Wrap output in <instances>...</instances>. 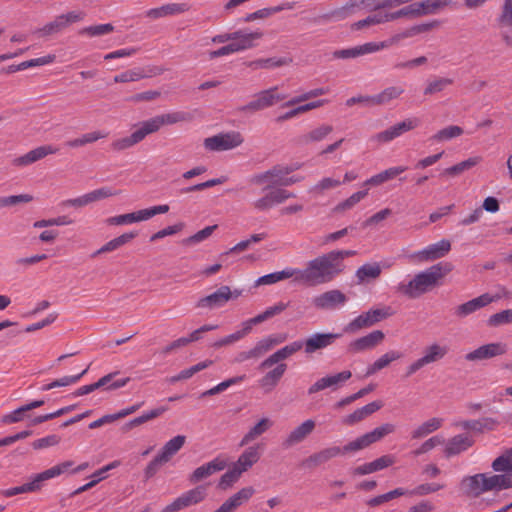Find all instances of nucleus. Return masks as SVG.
<instances>
[{
  "instance_id": "nucleus-40",
  "label": "nucleus",
  "mask_w": 512,
  "mask_h": 512,
  "mask_svg": "<svg viewBox=\"0 0 512 512\" xmlns=\"http://www.w3.org/2000/svg\"><path fill=\"white\" fill-rule=\"evenodd\" d=\"M333 127L328 124H322L307 133L302 134L298 138V143L301 145H308L315 142L324 140L331 132Z\"/></svg>"
},
{
  "instance_id": "nucleus-20",
  "label": "nucleus",
  "mask_w": 512,
  "mask_h": 512,
  "mask_svg": "<svg viewBox=\"0 0 512 512\" xmlns=\"http://www.w3.org/2000/svg\"><path fill=\"white\" fill-rule=\"evenodd\" d=\"M303 348V341L297 340L287 344L286 346L280 348L269 357H267L264 361H262L259 365L260 369H267L272 367L275 364L281 363L283 360L291 357L298 351Z\"/></svg>"
},
{
  "instance_id": "nucleus-11",
  "label": "nucleus",
  "mask_w": 512,
  "mask_h": 512,
  "mask_svg": "<svg viewBox=\"0 0 512 512\" xmlns=\"http://www.w3.org/2000/svg\"><path fill=\"white\" fill-rule=\"evenodd\" d=\"M451 251V242L442 239L436 243H432L419 251H415L408 256L409 260L414 263H425L438 260L445 257Z\"/></svg>"
},
{
  "instance_id": "nucleus-29",
  "label": "nucleus",
  "mask_w": 512,
  "mask_h": 512,
  "mask_svg": "<svg viewBox=\"0 0 512 512\" xmlns=\"http://www.w3.org/2000/svg\"><path fill=\"white\" fill-rule=\"evenodd\" d=\"M385 335L381 330H374L369 334L360 337L349 344V350L358 353L370 350L378 346L384 340Z\"/></svg>"
},
{
  "instance_id": "nucleus-24",
  "label": "nucleus",
  "mask_w": 512,
  "mask_h": 512,
  "mask_svg": "<svg viewBox=\"0 0 512 512\" xmlns=\"http://www.w3.org/2000/svg\"><path fill=\"white\" fill-rule=\"evenodd\" d=\"M255 494V489L251 486L243 487L238 492L226 499L221 506L214 512H234L242 505L247 503Z\"/></svg>"
},
{
  "instance_id": "nucleus-6",
  "label": "nucleus",
  "mask_w": 512,
  "mask_h": 512,
  "mask_svg": "<svg viewBox=\"0 0 512 512\" xmlns=\"http://www.w3.org/2000/svg\"><path fill=\"white\" fill-rule=\"evenodd\" d=\"M244 142V137L239 131L222 132L203 141V146L211 152H223L238 148Z\"/></svg>"
},
{
  "instance_id": "nucleus-16",
  "label": "nucleus",
  "mask_w": 512,
  "mask_h": 512,
  "mask_svg": "<svg viewBox=\"0 0 512 512\" xmlns=\"http://www.w3.org/2000/svg\"><path fill=\"white\" fill-rule=\"evenodd\" d=\"M499 299L500 295H491L489 293H484L476 298H473L455 307L454 315L460 319L465 318Z\"/></svg>"
},
{
  "instance_id": "nucleus-32",
  "label": "nucleus",
  "mask_w": 512,
  "mask_h": 512,
  "mask_svg": "<svg viewBox=\"0 0 512 512\" xmlns=\"http://www.w3.org/2000/svg\"><path fill=\"white\" fill-rule=\"evenodd\" d=\"M190 5L187 3H167L157 8L146 11V16L151 19H159L167 16H173L189 11Z\"/></svg>"
},
{
  "instance_id": "nucleus-63",
  "label": "nucleus",
  "mask_w": 512,
  "mask_h": 512,
  "mask_svg": "<svg viewBox=\"0 0 512 512\" xmlns=\"http://www.w3.org/2000/svg\"><path fill=\"white\" fill-rule=\"evenodd\" d=\"M63 19L64 17H62V15H59L53 21L49 22L44 27L39 29L37 32L41 35H51L57 33L66 27Z\"/></svg>"
},
{
  "instance_id": "nucleus-48",
  "label": "nucleus",
  "mask_w": 512,
  "mask_h": 512,
  "mask_svg": "<svg viewBox=\"0 0 512 512\" xmlns=\"http://www.w3.org/2000/svg\"><path fill=\"white\" fill-rule=\"evenodd\" d=\"M367 195H368V189L362 190V191H357V192L353 193L350 197H348L344 201L338 203L334 207V212L342 213L344 211L352 209L361 200H363Z\"/></svg>"
},
{
  "instance_id": "nucleus-30",
  "label": "nucleus",
  "mask_w": 512,
  "mask_h": 512,
  "mask_svg": "<svg viewBox=\"0 0 512 512\" xmlns=\"http://www.w3.org/2000/svg\"><path fill=\"white\" fill-rule=\"evenodd\" d=\"M352 376L351 372L346 370L334 375H328L318 379L308 389L309 394H314L327 388H336Z\"/></svg>"
},
{
  "instance_id": "nucleus-42",
  "label": "nucleus",
  "mask_w": 512,
  "mask_h": 512,
  "mask_svg": "<svg viewBox=\"0 0 512 512\" xmlns=\"http://www.w3.org/2000/svg\"><path fill=\"white\" fill-rule=\"evenodd\" d=\"M327 103H328V100L320 99V100H316V101H312V102H308V103H304V104L295 105V107L293 109H291V110L287 111L286 113H284L283 115L279 116L277 121H287V120L293 119V118H295L301 114H304L308 111L320 108Z\"/></svg>"
},
{
  "instance_id": "nucleus-1",
  "label": "nucleus",
  "mask_w": 512,
  "mask_h": 512,
  "mask_svg": "<svg viewBox=\"0 0 512 512\" xmlns=\"http://www.w3.org/2000/svg\"><path fill=\"white\" fill-rule=\"evenodd\" d=\"M452 270L453 265L449 262L437 263L417 273L408 283H399L397 291L410 299L419 298L436 287L440 280Z\"/></svg>"
},
{
  "instance_id": "nucleus-50",
  "label": "nucleus",
  "mask_w": 512,
  "mask_h": 512,
  "mask_svg": "<svg viewBox=\"0 0 512 512\" xmlns=\"http://www.w3.org/2000/svg\"><path fill=\"white\" fill-rule=\"evenodd\" d=\"M396 430V426L392 423H384L372 431L366 433L371 445L373 443H376L380 440H382L384 437H386L389 434L394 433Z\"/></svg>"
},
{
  "instance_id": "nucleus-55",
  "label": "nucleus",
  "mask_w": 512,
  "mask_h": 512,
  "mask_svg": "<svg viewBox=\"0 0 512 512\" xmlns=\"http://www.w3.org/2000/svg\"><path fill=\"white\" fill-rule=\"evenodd\" d=\"M243 473L236 468L234 465L226 473H224L218 483V486L222 490H226L232 487L241 477Z\"/></svg>"
},
{
  "instance_id": "nucleus-33",
  "label": "nucleus",
  "mask_w": 512,
  "mask_h": 512,
  "mask_svg": "<svg viewBox=\"0 0 512 512\" xmlns=\"http://www.w3.org/2000/svg\"><path fill=\"white\" fill-rule=\"evenodd\" d=\"M114 375L115 374L110 373V374L105 375L104 377L100 378L97 382H95L93 384L84 385V386L78 388L75 393L76 396H82V395L89 394V393L95 391L96 389L104 387L108 384H109L108 389H118V388L124 387L129 382V378H124V379L116 380L110 384Z\"/></svg>"
},
{
  "instance_id": "nucleus-9",
  "label": "nucleus",
  "mask_w": 512,
  "mask_h": 512,
  "mask_svg": "<svg viewBox=\"0 0 512 512\" xmlns=\"http://www.w3.org/2000/svg\"><path fill=\"white\" fill-rule=\"evenodd\" d=\"M241 295L240 290H231L229 286L223 285L213 293L200 298L196 302V307L207 310H214L224 307L230 300L236 299Z\"/></svg>"
},
{
  "instance_id": "nucleus-8",
  "label": "nucleus",
  "mask_w": 512,
  "mask_h": 512,
  "mask_svg": "<svg viewBox=\"0 0 512 512\" xmlns=\"http://www.w3.org/2000/svg\"><path fill=\"white\" fill-rule=\"evenodd\" d=\"M448 353V347L439 343H432L425 347L423 355L410 363L406 369V376H412L423 367L442 360Z\"/></svg>"
},
{
  "instance_id": "nucleus-3",
  "label": "nucleus",
  "mask_w": 512,
  "mask_h": 512,
  "mask_svg": "<svg viewBox=\"0 0 512 512\" xmlns=\"http://www.w3.org/2000/svg\"><path fill=\"white\" fill-rule=\"evenodd\" d=\"M301 272L302 284L307 286L329 283L340 274L328 253L309 260Z\"/></svg>"
},
{
  "instance_id": "nucleus-43",
  "label": "nucleus",
  "mask_w": 512,
  "mask_h": 512,
  "mask_svg": "<svg viewBox=\"0 0 512 512\" xmlns=\"http://www.w3.org/2000/svg\"><path fill=\"white\" fill-rule=\"evenodd\" d=\"M136 236H137L136 232L124 233V234L108 241L107 243H105L93 254V256L95 257L100 254L115 251V250L119 249L120 247L126 245L130 241H132Z\"/></svg>"
},
{
  "instance_id": "nucleus-44",
  "label": "nucleus",
  "mask_w": 512,
  "mask_h": 512,
  "mask_svg": "<svg viewBox=\"0 0 512 512\" xmlns=\"http://www.w3.org/2000/svg\"><path fill=\"white\" fill-rule=\"evenodd\" d=\"M403 93L404 88L401 86H389L380 93L373 95L372 105H386L398 99Z\"/></svg>"
},
{
  "instance_id": "nucleus-5",
  "label": "nucleus",
  "mask_w": 512,
  "mask_h": 512,
  "mask_svg": "<svg viewBox=\"0 0 512 512\" xmlns=\"http://www.w3.org/2000/svg\"><path fill=\"white\" fill-rule=\"evenodd\" d=\"M169 209V205L167 204L152 206L135 212L109 217L106 219V223L113 226L129 225L147 221L158 214H165Z\"/></svg>"
},
{
  "instance_id": "nucleus-19",
  "label": "nucleus",
  "mask_w": 512,
  "mask_h": 512,
  "mask_svg": "<svg viewBox=\"0 0 512 512\" xmlns=\"http://www.w3.org/2000/svg\"><path fill=\"white\" fill-rule=\"evenodd\" d=\"M232 40L229 43L233 48V53H238L251 49L256 46V42L262 38L261 31L246 32L244 30H237L232 32Z\"/></svg>"
},
{
  "instance_id": "nucleus-62",
  "label": "nucleus",
  "mask_w": 512,
  "mask_h": 512,
  "mask_svg": "<svg viewBox=\"0 0 512 512\" xmlns=\"http://www.w3.org/2000/svg\"><path fill=\"white\" fill-rule=\"evenodd\" d=\"M145 77L144 73L139 69L128 70L114 76L115 83L135 82Z\"/></svg>"
},
{
  "instance_id": "nucleus-49",
  "label": "nucleus",
  "mask_w": 512,
  "mask_h": 512,
  "mask_svg": "<svg viewBox=\"0 0 512 512\" xmlns=\"http://www.w3.org/2000/svg\"><path fill=\"white\" fill-rule=\"evenodd\" d=\"M245 379H246V375H240V376H235V377L226 379V380L220 382L219 384H217L216 386L203 392L202 396L206 397V396H213V395L219 394V393L227 390L229 387H231L233 385L242 383Z\"/></svg>"
},
{
  "instance_id": "nucleus-27",
  "label": "nucleus",
  "mask_w": 512,
  "mask_h": 512,
  "mask_svg": "<svg viewBox=\"0 0 512 512\" xmlns=\"http://www.w3.org/2000/svg\"><path fill=\"white\" fill-rule=\"evenodd\" d=\"M339 337H341V334L338 333L312 334L303 342L305 353L312 354L317 350L324 349L332 345Z\"/></svg>"
},
{
  "instance_id": "nucleus-46",
  "label": "nucleus",
  "mask_w": 512,
  "mask_h": 512,
  "mask_svg": "<svg viewBox=\"0 0 512 512\" xmlns=\"http://www.w3.org/2000/svg\"><path fill=\"white\" fill-rule=\"evenodd\" d=\"M292 63V58L290 57H272L265 59H257L250 63V67L254 69H272L285 65H289Z\"/></svg>"
},
{
  "instance_id": "nucleus-4",
  "label": "nucleus",
  "mask_w": 512,
  "mask_h": 512,
  "mask_svg": "<svg viewBox=\"0 0 512 512\" xmlns=\"http://www.w3.org/2000/svg\"><path fill=\"white\" fill-rule=\"evenodd\" d=\"M299 168L300 164L276 165L263 173L255 175L251 181L254 184H267V188L290 186L304 179L302 176H290Z\"/></svg>"
},
{
  "instance_id": "nucleus-38",
  "label": "nucleus",
  "mask_w": 512,
  "mask_h": 512,
  "mask_svg": "<svg viewBox=\"0 0 512 512\" xmlns=\"http://www.w3.org/2000/svg\"><path fill=\"white\" fill-rule=\"evenodd\" d=\"M383 406L382 401H373L357 410H355L353 413L347 415L343 419V423L346 425H354L363 419L367 418L371 414L375 413L376 411L380 410Z\"/></svg>"
},
{
  "instance_id": "nucleus-12",
  "label": "nucleus",
  "mask_w": 512,
  "mask_h": 512,
  "mask_svg": "<svg viewBox=\"0 0 512 512\" xmlns=\"http://www.w3.org/2000/svg\"><path fill=\"white\" fill-rule=\"evenodd\" d=\"M419 125L420 120L417 117H409L376 133L372 136L371 140L378 144H386L402 136L404 133L416 129Z\"/></svg>"
},
{
  "instance_id": "nucleus-14",
  "label": "nucleus",
  "mask_w": 512,
  "mask_h": 512,
  "mask_svg": "<svg viewBox=\"0 0 512 512\" xmlns=\"http://www.w3.org/2000/svg\"><path fill=\"white\" fill-rule=\"evenodd\" d=\"M286 94L280 93L277 86L260 91L254 96V99L247 103L242 110L260 111L271 107L286 99Z\"/></svg>"
},
{
  "instance_id": "nucleus-57",
  "label": "nucleus",
  "mask_w": 512,
  "mask_h": 512,
  "mask_svg": "<svg viewBox=\"0 0 512 512\" xmlns=\"http://www.w3.org/2000/svg\"><path fill=\"white\" fill-rule=\"evenodd\" d=\"M452 83L453 80L449 78H435L427 83L424 94L433 95L442 92L446 87L452 85Z\"/></svg>"
},
{
  "instance_id": "nucleus-25",
  "label": "nucleus",
  "mask_w": 512,
  "mask_h": 512,
  "mask_svg": "<svg viewBox=\"0 0 512 512\" xmlns=\"http://www.w3.org/2000/svg\"><path fill=\"white\" fill-rule=\"evenodd\" d=\"M315 427L316 422L313 419L303 421L290 431L283 441V446L290 448L303 442L315 430Z\"/></svg>"
},
{
  "instance_id": "nucleus-28",
  "label": "nucleus",
  "mask_w": 512,
  "mask_h": 512,
  "mask_svg": "<svg viewBox=\"0 0 512 512\" xmlns=\"http://www.w3.org/2000/svg\"><path fill=\"white\" fill-rule=\"evenodd\" d=\"M263 447L260 443L247 447L233 464L242 473L251 469L261 458Z\"/></svg>"
},
{
  "instance_id": "nucleus-17",
  "label": "nucleus",
  "mask_w": 512,
  "mask_h": 512,
  "mask_svg": "<svg viewBox=\"0 0 512 512\" xmlns=\"http://www.w3.org/2000/svg\"><path fill=\"white\" fill-rule=\"evenodd\" d=\"M508 350L507 344L503 342H493L482 345L477 349L467 353L465 359L467 361L488 360L497 356L504 355Z\"/></svg>"
},
{
  "instance_id": "nucleus-18",
  "label": "nucleus",
  "mask_w": 512,
  "mask_h": 512,
  "mask_svg": "<svg viewBox=\"0 0 512 512\" xmlns=\"http://www.w3.org/2000/svg\"><path fill=\"white\" fill-rule=\"evenodd\" d=\"M228 465V461L224 456H217L213 460L196 468L189 476L191 483H197L203 479L210 477L216 472L224 470Z\"/></svg>"
},
{
  "instance_id": "nucleus-15",
  "label": "nucleus",
  "mask_w": 512,
  "mask_h": 512,
  "mask_svg": "<svg viewBox=\"0 0 512 512\" xmlns=\"http://www.w3.org/2000/svg\"><path fill=\"white\" fill-rule=\"evenodd\" d=\"M295 195L288 190L282 188H274L269 190L261 198L252 203V207L257 211H267L275 205L284 203Z\"/></svg>"
},
{
  "instance_id": "nucleus-58",
  "label": "nucleus",
  "mask_w": 512,
  "mask_h": 512,
  "mask_svg": "<svg viewBox=\"0 0 512 512\" xmlns=\"http://www.w3.org/2000/svg\"><path fill=\"white\" fill-rule=\"evenodd\" d=\"M371 445L366 433L361 435L360 437L356 438L353 441H350L343 447H341V450H343L342 455L357 452L360 450H363Z\"/></svg>"
},
{
  "instance_id": "nucleus-52",
  "label": "nucleus",
  "mask_w": 512,
  "mask_h": 512,
  "mask_svg": "<svg viewBox=\"0 0 512 512\" xmlns=\"http://www.w3.org/2000/svg\"><path fill=\"white\" fill-rule=\"evenodd\" d=\"M381 274V267L378 263L364 264L356 271V276L360 282L367 279H376Z\"/></svg>"
},
{
  "instance_id": "nucleus-53",
  "label": "nucleus",
  "mask_w": 512,
  "mask_h": 512,
  "mask_svg": "<svg viewBox=\"0 0 512 512\" xmlns=\"http://www.w3.org/2000/svg\"><path fill=\"white\" fill-rule=\"evenodd\" d=\"M422 8L425 15H434L453 4V0H423Z\"/></svg>"
},
{
  "instance_id": "nucleus-36",
  "label": "nucleus",
  "mask_w": 512,
  "mask_h": 512,
  "mask_svg": "<svg viewBox=\"0 0 512 512\" xmlns=\"http://www.w3.org/2000/svg\"><path fill=\"white\" fill-rule=\"evenodd\" d=\"M274 425L273 420L268 417H263L258 422H256L246 434L240 440L239 445L241 447L248 445L249 443L256 440L258 437L269 431Z\"/></svg>"
},
{
  "instance_id": "nucleus-31",
  "label": "nucleus",
  "mask_w": 512,
  "mask_h": 512,
  "mask_svg": "<svg viewBox=\"0 0 512 512\" xmlns=\"http://www.w3.org/2000/svg\"><path fill=\"white\" fill-rule=\"evenodd\" d=\"M375 1L376 0H349L341 8L333 11L331 16L337 20L345 19L346 17L362 9H372L376 7Z\"/></svg>"
},
{
  "instance_id": "nucleus-56",
  "label": "nucleus",
  "mask_w": 512,
  "mask_h": 512,
  "mask_svg": "<svg viewBox=\"0 0 512 512\" xmlns=\"http://www.w3.org/2000/svg\"><path fill=\"white\" fill-rule=\"evenodd\" d=\"M217 225L207 226L204 229L196 232L195 234L185 238L182 243L184 245L190 246L203 242L208 239L212 233L217 229Z\"/></svg>"
},
{
  "instance_id": "nucleus-51",
  "label": "nucleus",
  "mask_w": 512,
  "mask_h": 512,
  "mask_svg": "<svg viewBox=\"0 0 512 512\" xmlns=\"http://www.w3.org/2000/svg\"><path fill=\"white\" fill-rule=\"evenodd\" d=\"M464 133L463 129L457 125H450L435 133L432 139L436 142L448 141L457 138Z\"/></svg>"
},
{
  "instance_id": "nucleus-45",
  "label": "nucleus",
  "mask_w": 512,
  "mask_h": 512,
  "mask_svg": "<svg viewBox=\"0 0 512 512\" xmlns=\"http://www.w3.org/2000/svg\"><path fill=\"white\" fill-rule=\"evenodd\" d=\"M135 127V131L141 141H143L148 135L158 132L162 128V124L157 115L138 123Z\"/></svg>"
},
{
  "instance_id": "nucleus-22",
  "label": "nucleus",
  "mask_w": 512,
  "mask_h": 512,
  "mask_svg": "<svg viewBox=\"0 0 512 512\" xmlns=\"http://www.w3.org/2000/svg\"><path fill=\"white\" fill-rule=\"evenodd\" d=\"M437 25H438L437 21H432V22H428V23H422V24L411 26V27L405 29L404 31L396 33L393 36H391L390 38L382 41L383 45H385V49L390 48L392 46L397 45L400 41H402L406 38H411L418 34L428 32L431 29H433L434 27H436Z\"/></svg>"
},
{
  "instance_id": "nucleus-26",
  "label": "nucleus",
  "mask_w": 512,
  "mask_h": 512,
  "mask_svg": "<svg viewBox=\"0 0 512 512\" xmlns=\"http://www.w3.org/2000/svg\"><path fill=\"white\" fill-rule=\"evenodd\" d=\"M475 440L468 433L458 434L450 438L444 448V454L447 458L459 455L473 446Z\"/></svg>"
},
{
  "instance_id": "nucleus-21",
  "label": "nucleus",
  "mask_w": 512,
  "mask_h": 512,
  "mask_svg": "<svg viewBox=\"0 0 512 512\" xmlns=\"http://www.w3.org/2000/svg\"><path fill=\"white\" fill-rule=\"evenodd\" d=\"M59 149L53 145H42L36 147L26 154L19 156L13 160V165L18 167L29 166L48 155L56 154Z\"/></svg>"
},
{
  "instance_id": "nucleus-23",
  "label": "nucleus",
  "mask_w": 512,
  "mask_h": 512,
  "mask_svg": "<svg viewBox=\"0 0 512 512\" xmlns=\"http://www.w3.org/2000/svg\"><path fill=\"white\" fill-rule=\"evenodd\" d=\"M437 25H438L437 21H432V22H428V23H422V24L411 26V27L405 29L404 31L396 33L393 36H391L390 38L382 41L383 45H385V49L390 48L392 46L397 45L400 41H402L406 38H411L418 34L428 32L431 29H433L434 27H436Z\"/></svg>"
},
{
  "instance_id": "nucleus-41",
  "label": "nucleus",
  "mask_w": 512,
  "mask_h": 512,
  "mask_svg": "<svg viewBox=\"0 0 512 512\" xmlns=\"http://www.w3.org/2000/svg\"><path fill=\"white\" fill-rule=\"evenodd\" d=\"M185 442L186 437L184 435H177L173 437L165 443L161 451L158 453V456H160L165 463H168L173 456L182 449Z\"/></svg>"
},
{
  "instance_id": "nucleus-34",
  "label": "nucleus",
  "mask_w": 512,
  "mask_h": 512,
  "mask_svg": "<svg viewBox=\"0 0 512 512\" xmlns=\"http://www.w3.org/2000/svg\"><path fill=\"white\" fill-rule=\"evenodd\" d=\"M287 370L285 363H279L258 380L259 387L266 393L271 392L280 382Z\"/></svg>"
},
{
  "instance_id": "nucleus-54",
  "label": "nucleus",
  "mask_w": 512,
  "mask_h": 512,
  "mask_svg": "<svg viewBox=\"0 0 512 512\" xmlns=\"http://www.w3.org/2000/svg\"><path fill=\"white\" fill-rule=\"evenodd\" d=\"M140 142L141 139L139 138L137 132L134 130L130 136L115 139L111 143V147L115 151H123L135 146Z\"/></svg>"
},
{
  "instance_id": "nucleus-59",
  "label": "nucleus",
  "mask_w": 512,
  "mask_h": 512,
  "mask_svg": "<svg viewBox=\"0 0 512 512\" xmlns=\"http://www.w3.org/2000/svg\"><path fill=\"white\" fill-rule=\"evenodd\" d=\"M114 31V26L110 23L92 25L84 27L80 30L81 35H87L89 37L102 36Z\"/></svg>"
},
{
  "instance_id": "nucleus-47",
  "label": "nucleus",
  "mask_w": 512,
  "mask_h": 512,
  "mask_svg": "<svg viewBox=\"0 0 512 512\" xmlns=\"http://www.w3.org/2000/svg\"><path fill=\"white\" fill-rule=\"evenodd\" d=\"M341 185V181L332 177H324L313 185L309 192L316 195L322 196L328 190L335 189Z\"/></svg>"
},
{
  "instance_id": "nucleus-13",
  "label": "nucleus",
  "mask_w": 512,
  "mask_h": 512,
  "mask_svg": "<svg viewBox=\"0 0 512 512\" xmlns=\"http://www.w3.org/2000/svg\"><path fill=\"white\" fill-rule=\"evenodd\" d=\"M347 301L348 298L342 291L331 289L315 295L311 300V304L316 310L331 311L342 308Z\"/></svg>"
},
{
  "instance_id": "nucleus-10",
  "label": "nucleus",
  "mask_w": 512,
  "mask_h": 512,
  "mask_svg": "<svg viewBox=\"0 0 512 512\" xmlns=\"http://www.w3.org/2000/svg\"><path fill=\"white\" fill-rule=\"evenodd\" d=\"M207 497V488L204 485L196 486L182 493L174 499L170 504L166 505L160 512H178L190 506L196 505L204 501Z\"/></svg>"
},
{
  "instance_id": "nucleus-37",
  "label": "nucleus",
  "mask_w": 512,
  "mask_h": 512,
  "mask_svg": "<svg viewBox=\"0 0 512 512\" xmlns=\"http://www.w3.org/2000/svg\"><path fill=\"white\" fill-rule=\"evenodd\" d=\"M493 471L498 472L495 476H504L508 478L507 489L512 488V455L506 450L503 454L493 460L491 464Z\"/></svg>"
},
{
  "instance_id": "nucleus-7",
  "label": "nucleus",
  "mask_w": 512,
  "mask_h": 512,
  "mask_svg": "<svg viewBox=\"0 0 512 512\" xmlns=\"http://www.w3.org/2000/svg\"><path fill=\"white\" fill-rule=\"evenodd\" d=\"M391 315L389 307L372 308L355 319L350 321L344 328L345 333H356L357 331L371 327L376 323L388 318Z\"/></svg>"
},
{
  "instance_id": "nucleus-64",
  "label": "nucleus",
  "mask_w": 512,
  "mask_h": 512,
  "mask_svg": "<svg viewBox=\"0 0 512 512\" xmlns=\"http://www.w3.org/2000/svg\"><path fill=\"white\" fill-rule=\"evenodd\" d=\"M498 21L500 25L512 29V0H504Z\"/></svg>"
},
{
  "instance_id": "nucleus-2",
  "label": "nucleus",
  "mask_w": 512,
  "mask_h": 512,
  "mask_svg": "<svg viewBox=\"0 0 512 512\" xmlns=\"http://www.w3.org/2000/svg\"><path fill=\"white\" fill-rule=\"evenodd\" d=\"M508 478L495 476L491 472L464 476L460 481V489L470 498H478L487 492H499L507 489Z\"/></svg>"
},
{
  "instance_id": "nucleus-60",
  "label": "nucleus",
  "mask_w": 512,
  "mask_h": 512,
  "mask_svg": "<svg viewBox=\"0 0 512 512\" xmlns=\"http://www.w3.org/2000/svg\"><path fill=\"white\" fill-rule=\"evenodd\" d=\"M162 127L165 125H173L190 119L188 113L183 111H175L158 115Z\"/></svg>"
},
{
  "instance_id": "nucleus-39",
  "label": "nucleus",
  "mask_w": 512,
  "mask_h": 512,
  "mask_svg": "<svg viewBox=\"0 0 512 512\" xmlns=\"http://www.w3.org/2000/svg\"><path fill=\"white\" fill-rule=\"evenodd\" d=\"M443 423V418L431 417L412 430L411 438L422 439L428 436L429 434H432L435 431L439 430L443 426Z\"/></svg>"
},
{
  "instance_id": "nucleus-35",
  "label": "nucleus",
  "mask_w": 512,
  "mask_h": 512,
  "mask_svg": "<svg viewBox=\"0 0 512 512\" xmlns=\"http://www.w3.org/2000/svg\"><path fill=\"white\" fill-rule=\"evenodd\" d=\"M343 450L339 446L326 447L318 452L311 454L306 460L305 464L310 468L318 467L331 459L342 455Z\"/></svg>"
},
{
  "instance_id": "nucleus-61",
  "label": "nucleus",
  "mask_w": 512,
  "mask_h": 512,
  "mask_svg": "<svg viewBox=\"0 0 512 512\" xmlns=\"http://www.w3.org/2000/svg\"><path fill=\"white\" fill-rule=\"evenodd\" d=\"M512 323V309L503 310L491 315L488 319L489 326L497 327Z\"/></svg>"
}]
</instances>
